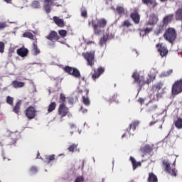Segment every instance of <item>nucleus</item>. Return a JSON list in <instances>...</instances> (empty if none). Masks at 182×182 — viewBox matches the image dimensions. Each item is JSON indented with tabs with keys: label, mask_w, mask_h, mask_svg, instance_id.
Instances as JSON below:
<instances>
[{
	"label": "nucleus",
	"mask_w": 182,
	"mask_h": 182,
	"mask_svg": "<svg viewBox=\"0 0 182 182\" xmlns=\"http://www.w3.org/2000/svg\"><path fill=\"white\" fill-rule=\"evenodd\" d=\"M164 93V90L163 89V83L158 82L152 85L149 91V97L152 100L157 102L159 99H161L163 94Z\"/></svg>",
	"instance_id": "obj_1"
},
{
	"label": "nucleus",
	"mask_w": 182,
	"mask_h": 182,
	"mask_svg": "<svg viewBox=\"0 0 182 182\" xmlns=\"http://www.w3.org/2000/svg\"><path fill=\"white\" fill-rule=\"evenodd\" d=\"M107 21L105 18H97L92 21V26L94 32L96 35H102L103 33V28H106Z\"/></svg>",
	"instance_id": "obj_2"
},
{
	"label": "nucleus",
	"mask_w": 182,
	"mask_h": 182,
	"mask_svg": "<svg viewBox=\"0 0 182 182\" xmlns=\"http://www.w3.org/2000/svg\"><path fill=\"white\" fill-rule=\"evenodd\" d=\"M133 79H134L135 82L139 85V86H141L142 85H144V83H146L149 85L151 82V77L149 78L146 79L144 77V75H143L142 73H138L137 71H134L132 75Z\"/></svg>",
	"instance_id": "obj_3"
},
{
	"label": "nucleus",
	"mask_w": 182,
	"mask_h": 182,
	"mask_svg": "<svg viewBox=\"0 0 182 182\" xmlns=\"http://www.w3.org/2000/svg\"><path fill=\"white\" fill-rule=\"evenodd\" d=\"M164 37L166 41L170 42V43H173L174 41H176V38L177 37V33H176V29L173 28H168L165 33L164 34Z\"/></svg>",
	"instance_id": "obj_4"
},
{
	"label": "nucleus",
	"mask_w": 182,
	"mask_h": 182,
	"mask_svg": "<svg viewBox=\"0 0 182 182\" xmlns=\"http://www.w3.org/2000/svg\"><path fill=\"white\" fill-rule=\"evenodd\" d=\"M82 55L87 60L88 66H93L95 65V51L82 53Z\"/></svg>",
	"instance_id": "obj_5"
},
{
	"label": "nucleus",
	"mask_w": 182,
	"mask_h": 182,
	"mask_svg": "<svg viewBox=\"0 0 182 182\" xmlns=\"http://www.w3.org/2000/svg\"><path fill=\"white\" fill-rule=\"evenodd\" d=\"M164 167H165V170L168 174L172 176L173 177H176L177 176V171L174 168H171L170 166V162L167 160L163 161Z\"/></svg>",
	"instance_id": "obj_6"
},
{
	"label": "nucleus",
	"mask_w": 182,
	"mask_h": 182,
	"mask_svg": "<svg viewBox=\"0 0 182 182\" xmlns=\"http://www.w3.org/2000/svg\"><path fill=\"white\" fill-rule=\"evenodd\" d=\"M182 92V79L176 81L172 86V94L178 95Z\"/></svg>",
	"instance_id": "obj_7"
},
{
	"label": "nucleus",
	"mask_w": 182,
	"mask_h": 182,
	"mask_svg": "<svg viewBox=\"0 0 182 182\" xmlns=\"http://www.w3.org/2000/svg\"><path fill=\"white\" fill-rule=\"evenodd\" d=\"M57 0H45L43 9L47 14H49L51 11L50 6L52 5H55V6H59V4L56 2Z\"/></svg>",
	"instance_id": "obj_8"
},
{
	"label": "nucleus",
	"mask_w": 182,
	"mask_h": 182,
	"mask_svg": "<svg viewBox=\"0 0 182 182\" xmlns=\"http://www.w3.org/2000/svg\"><path fill=\"white\" fill-rule=\"evenodd\" d=\"M64 70L67 73L74 76V77H80V72H79L78 70L75 68L67 66L64 68Z\"/></svg>",
	"instance_id": "obj_9"
},
{
	"label": "nucleus",
	"mask_w": 182,
	"mask_h": 182,
	"mask_svg": "<svg viewBox=\"0 0 182 182\" xmlns=\"http://www.w3.org/2000/svg\"><path fill=\"white\" fill-rule=\"evenodd\" d=\"M156 49L160 53L161 58L166 56L167 53H168V50H167V47H166V46H164L163 43L157 44Z\"/></svg>",
	"instance_id": "obj_10"
},
{
	"label": "nucleus",
	"mask_w": 182,
	"mask_h": 182,
	"mask_svg": "<svg viewBox=\"0 0 182 182\" xmlns=\"http://www.w3.org/2000/svg\"><path fill=\"white\" fill-rule=\"evenodd\" d=\"M68 113H69V108H68L63 103L60 105L58 108V114L62 117H65Z\"/></svg>",
	"instance_id": "obj_11"
},
{
	"label": "nucleus",
	"mask_w": 182,
	"mask_h": 182,
	"mask_svg": "<svg viewBox=\"0 0 182 182\" xmlns=\"http://www.w3.org/2000/svg\"><path fill=\"white\" fill-rule=\"evenodd\" d=\"M26 116L30 119H35V116H36V110H35V108L33 107L27 108L26 110Z\"/></svg>",
	"instance_id": "obj_12"
},
{
	"label": "nucleus",
	"mask_w": 182,
	"mask_h": 182,
	"mask_svg": "<svg viewBox=\"0 0 182 182\" xmlns=\"http://www.w3.org/2000/svg\"><path fill=\"white\" fill-rule=\"evenodd\" d=\"M7 134H9L10 136V137H11L12 140H13V144L14 143H16L17 140H19V139H21V132L16 131L15 132H12L11 131H7Z\"/></svg>",
	"instance_id": "obj_13"
},
{
	"label": "nucleus",
	"mask_w": 182,
	"mask_h": 182,
	"mask_svg": "<svg viewBox=\"0 0 182 182\" xmlns=\"http://www.w3.org/2000/svg\"><path fill=\"white\" fill-rule=\"evenodd\" d=\"M84 95L82 96V103L85 106H90V99L89 98V90L85 89L83 91Z\"/></svg>",
	"instance_id": "obj_14"
},
{
	"label": "nucleus",
	"mask_w": 182,
	"mask_h": 182,
	"mask_svg": "<svg viewBox=\"0 0 182 182\" xmlns=\"http://www.w3.org/2000/svg\"><path fill=\"white\" fill-rule=\"evenodd\" d=\"M159 22V16L154 14H152L149 16V20L148 21V25L153 26V25H156Z\"/></svg>",
	"instance_id": "obj_15"
},
{
	"label": "nucleus",
	"mask_w": 182,
	"mask_h": 182,
	"mask_svg": "<svg viewBox=\"0 0 182 182\" xmlns=\"http://www.w3.org/2000/svg\"><path fill=\"white\" fill-rule=\"evenodd\" d=\"M105 73V68L100 67L95 71V73L92 74V79L95 80L97 79V77H100V75Z\"/></svg>",
	"instance_id": "obj_16"
},
{
	"label": "nucleus",
	"mask_w": 182,
	"mask_h": 182,
	"mask_svg": "<svg viewBox=\"0 0 182 182\" xmlns=\"http://www.w3.org/2000/svg\"><path fill=\"white\" fill-rule=\"evenodd\" d=\"M47 39H48L49 41H58V42H60V41H59L60 38L59 36H58V33L55 32V31H52L49 36H47ZM61 43H65L64 42H62Z\"/></svg>",
	"instance_id": "obj_17"
},
{
	"label": "nucleus",
	"mask_w": 182,
	"mask_h": 182,
	"mask_svg": "<svg viewBox=\"0 0 182 182\" xmlns=\"http://www.w3.org/2000/svg\"><path fill=\"white\" fill-rule=\"evenodd\" d=\"M139 123L140 122L139 121H134L130 124L129 131V134H133V133H134L136 127L139 126Z\"/></svg>",
	"instance_id": "obj_18"
},
{
	"label": "nucleus",
	"mask_w": 182,
	"mask_h": 182,
	"mask_svg": "<svg viewBox=\"0 0 182 182\" xmlns=\"http://www.w3.org/2000/svg\"><path fill=\"white\" fill-rule=\"evenodd\" d=\"M28 53L29 51L28 50V49L25 48H21L17 50V55H18V56H21V58H25L28 56Z\"/></svg>",
	"instance_id": "obj_19"
},
{
	"label": "nucleus",
	"mask_w": 182,
	"mask_h": 182,
	"mask_svg": "<svg viewBox=\"0 0 182 182\" xmlns=\"http://www.w3.org/2000/svg\"><path fill=\"white\" fill-rule=\"evenodd\" d=\"M53 21L55 23H56V25H58V26H59L60 28H63L65 26V21H63V20L60 18L59 17L54 16Z\"/></svg>",
	"instance_id": "obj_20"
},
{
	"label": "nucleus",
	"mask_w": 182,
	"mask_h": 182,
	"mask_svg": "<svg viewBox=\"0 0 182 182\" xmlns=\"http://www.w3.org/2000/svg\"><path fill=\"white\" fill-rule=\"evenodd\" d=\"M166 26L161 23L158 26L156 29L155 30L156 35H160V33H162V32H164V30L166 29Z\"/></svg>",
	"instance_id": "obj_21"
},
{
	"label": "nucleus",
	"mask_w": 182,
	"mask_h": 182,
	"mask_svg": "<svg viewBox=\"0 0 182 182\" xmlns=\"http://www.w3.org/2000/svg\"><path fill=\"white\" fill-rule=\"evenodd\" d=\"M12 85L15 89H19L20 87H23V86H25V82L18 80H14L12 82Z\"/></svg>",
	"instance_id": "obj_22"
},
{
	"label": "nucleus",
	"mask_w": 182,
	"mask_h": 182,
	"mask_svg": "<svg viewBox=\"0 0 182 182\" xmlns=\"http://www.w3.org/2000/svg\"><path fill=\"white\" fill-rule=\"evenodd\" d=\"M131 18L134 23H139L140 22V16H139L137 12L132 13Z\"/></svg>",
	"instance_id": "obj_23"
},
{
	"label": "nucleus",
	"mask_w": 182,
	"mask_h": 182,
	"mask_svg": "<svg viewBox=\"0 0 182 182\" xmlns=\"http://www.w3.org/2000/svg\"><path fill=\"white\" fill-rule=\"evenodd\" d=\"M130 161L132 163L133 170H136V167H140L141 166V163H140V161L137 162L133 156L130 157Z\"/></svg>",
	"instance_id": "obj_24"
},
{
	"label": "nucleus",
	"mask_w": 182,
	"mask_h": 182,
	"mask_svg": "<svg viewBox=\"0 0 182 182\" xmlns=\"http://www.w3.org/2000/svg\"><path fill=\"white\" fill-rule=\"evenodd\" d=\"M107 36H104L100 40V46L101 48H104V49H106V42H107Z\"/></svg>",
	"instance_id": "obj_25"
},
{
	"label": "nucleus",
	"mask_w": 182,
	"mask_h": 182,
	"mask_svg": "<svg viewBox=\"0 0 182 182\" xmlns=\"http://www.w3.org/2000/svg\"><path fill=\"white\" fill-rule=\"evenodd\" d=\"M171 19H173V15H168L166 16L164 18L163 22L162 23L165 26H167L168 23H170V22H171Z\"/></svg>",
	"instance_id": "obj_26"
},
{
	"label": "nucleus",
	"mask_w": 182,
	"mask_h": 182,
	"mask_svg": "<svg viewBox=\"0 0 182 182\" xmlns=\"http://www.w3.org/2000/svg\"><path fill=\"white\" fill-rule=\"evenodd\" d=\"M147 181L148 182H158L159 180L157 179V176L155 174H154L153 173H149Z\"/></svg>",
	"instance_id": "obj_27"
},
{
	"label": "nucleus",
	"mask_w": 182,
	"mask_h": 182,
	"mask_svg": "<svg viewBox=\"0 0 182 182\" xmlns=\"http://www.w3.org/2000/svg\"><path fill=\"white\" fill-rule=\"evenodd\" d=\"M171 73H173V70L170 69L167 71H164V72L161 73V74H159V77H167L170 76V75H171Z\"/></svg>",
	"instance_id": "obj_28"
},
{
	"label": "nucleus",
	"mask_w": 182,
	"mask_h": 182,
	"mask_svg": "<svg viewBox=\"0 0 182 182\" xmlns=\"http://www.w3.org/2000/svg\"><path fill=\"white\" fill-rule=\"evenodd\" d=\"M39 53H41V50L38 48V46L36 44H33L32 54L34 55V56H36L37 55H39Z\"/></svg>",
	"instance_id": "obj_29"
},
{
	"label": "nucleus",
	"mask_w": 182,
	"mask_h": 182,
	"mask_svg": "<svg viewBox=\"0 0 182 182\" xmlns=\"http://www.w3.org/2000/svg\"><path fill=\"white\" fill-rule=\"evenodd\" d=\"M175 127L179 130L182 129V118H178L174 122Z\"/></svg>",
	"instance_id": "obj_30"
},
{
	"label": "nucleus",
	"mask_w": 182,
	"mask_h": 182,
	"mask_svg": "<svg viewBox=\"0 0 182 182\" xmlns=\"http://www.w3.org/2000/svg\"><path fill=\"white\" fill-rule=\"evenodd\" d=\"M77 144H72L71 145H70V146L68 147V151L70 153H74V151H76V150H77Z\"/></svg>",
	"instance_id": "obj_31"
},
{
	"label": "nucleus",
	"mask_w": 182,
	"mask_h": 182,
	"mask_svg": "<svg viewBox=\"0 0 182 182\" xmlns=\"http://www.w3.org/2000/svg\"><path fill=\"white\" fill-rule=\"evenodd\" d=\"M55 160V155H50V156H46V160L44 161L45 163H47V164H49L51 161H53Z\"/></svg>",
	"instance_id": "obj_32"
},
{
	"label": "nucleus",
	"mask_w": 182,
	"mask_h": 182,
	"mask_svg": "<svg viewBox=\"0 0 182 182\" xmlns=\"http://www.w3.org/2000/svg\"><path fill=\"white\" fill-rule=\"evenodd\" d=\"M142 2H144L145 5H149V4H150L154 7L156 6V5H157L156 1L154 0H142Z\"/></svg>",
	"instance_id": "obj_33"
},
{
	"label": "nucleus",
	"mask_w": 182,
	"mask_h": 182,
	"mask_svg": "<svg viewBox=\"0 0 182 182\" xmlns=\"http://www.w3.org/2000/svg\"><path fill=\"white\" fill-rule=\"evenodd\" d=\"M56 109V103L52 102L49 106L48 109V113H50V112H53V110Z\"/></svg>",
	"instance_id": "obj_34"
},
{
	"label": "nucleus",
	"mask_w": 182,
	"mask_h": 182,
	"mask_svg": "<svg viewBox=\"0 0 182 182\" xmlns=\"http://www.w3.org/2000/svg\"><path fill=\"white\" fill-rule=\"evenodd\" d=\"M29 173L31 176H33V174H36V173H38V168L36 166H31L30 168Z\"/></svg>",
	"instance_id": "obj_35"
},
{
	"label": "nucleus",
	"mask_w": 182,
	"mask_h": 182,
	"mask_svg": "<svg viewBox=\"0 0 182 182\" xmlns=\"http://www.w3.org/2000/svg\"><path fill=\"white\" fill-rule=\"evenodd\" d=\"M20 107H21V102H18L16 104V106L14 107L13 111L18 114L19 113V108Z\"/></svg>",
	"instance_id": "obj_36"
},
{
	"label": "nucleus",
	"mask_w": 182,
	"mask_h": 182,
	"mask_svg": "<svg viewBox=\"0 0 182 182\" xmlns=\"http://www.w3.org/2000/svg\"><path fill=\"white\" fill-rule=\"evenodd\" d=\"M58 33L61 38H66V35H68V31L66 30H60Z\"/></svg>",
	"instance_id": "obj_37"
},
{
	"label": "nucleus",
	"mask_w": 182,
	"mask_h": 182,
	"mask_svg": "<svg viewBox=\"0 0 182 182\" xmlns=\"http://www.w3.org/2000/svg\"><path fill=\"white\" fill-rule=\"evenodd\" d=\"M31 6L32 8L38 9V8H41V4L39 3V1H35L33 2Z\"/></svg>",
	"instance_id": "obj_38"
},
{
	"label": "nucleus",
	"mask_w": 182,
	"mask_h": 182,
	"mask_svg": "<svg viewBox=\"0 0 182 182\" xmlns=\"http://www.w3.org/2000/svg\"><path fill=\"white\" fill-rule=\"evenodd\" d=\"M23 38H28V39H33V35L32 33L26 32L23 34Z\"/></svg>",
	"instance_id": "obj_39"
},
{
	"label": "nucleus",
	"mask_w": 182,
	"mask_h": 182,
	"mask_svg": "<svg viewBox=\"0 0 182 182\" xmlns=\"http://www.w3.org/2000/svg\"><path fill=\"white\" fill-rule=\"evenodd\" d=\"M81 16L82 18H87V11H86V9H81Z\"/></svg>",
	"instance_id": "obj_40"
},
{
	"label": "nucleus",
	"mask_w": 182,
	"mask_h": 182,
	"mask_svg": "<svg viewBox=\"0 0 182 182\" xmlns=\"http://www.w3.org/2000/svg\"><path fill=\"white\" fill-rule=\"evenodd\" d=\"M6 103H8L9 105H14V97L7 96Z\"/></svg>",
	"instance_id": "obj_41"
},
{
	"label": "nucleus",
	"mask_w": 182,
	"mask_h": 182,
	"mask_svg": "<svg viewBox=\"0 0 182 182\" xmlns=\"http://www.w3.org/2000/svg\"><path fill=\"white\" fill-rule=\"evenodd\" d=\"M4 50H5V43L0 42V53H4Z\"/></svg>",
	"instance_id": "obj_42"
},
{
	"label": "nucleus",
	"mask_w": 182,
	"mask_h": 182,
	"mask_svg": "<svg viewBox=\"0 0 182 182\" xmlns=\"http://www.w3.org/2000/svg\"><path fill=\"white\" fill-rule=\"evenodd\" d=\"M109 102H115V103H119V99H117V95H114L112 99L109 100Z\"/></svg>",
	"instance_id": "obj_43"
},
{
	"label": "nucleus",
	"mask_w": 182,
	"mask_h": 182,
	"mask_svg": "<svg viewBox=\"0 0 182 182\" xmlns=\"http://www.w3.org/2000/svg\"><path fill=\"white\" fill-rule=\"evenodd\" d=\"M117 11L119 14H122L124 12V9L122 6H117Z\"/></svg>",
	"instance_id": "obj_44"
},
{
	"label": "nucleus",
	"mask_w": 182,
	"mask_h": 182,
	"mask_svg": "<svg viewBox=\"0 0 182 182\" xmlns=\"http://www.w3.org/2000/svg\"><path fill=\"white\" fill-rule=\"evenodd\" d=\"M8 25H6V22H0V31H2V29H5Z\"/></svg>",
	"instance_id": "obj_45"
},
{
	"label": "nucleus",
	"mask_w": 182,
	"mask_h": 182,
	"mask_svg": "<svg viewBox=\"0 0 182 182\" xmlns=\"http://www.w3.org/2000/svg\"><path fill=\"white\" fill-rule=\"evenodd\" d=\"M65 100H66V97L65 96V94L60 93V102H65Z\"/></svg>",
	"instance_id": "obj_46"
},
{
	"label": "nucleus",
	"mask_w": 182,
	"mask_h": 182,
	"mask_svg": "<svg viewBox=\"0 0 182 182\" xmlns=\"http://www.w3.org/2000/svg\"><path fill=\"white\" fill-rule=\"evenodd\" d=\"M124 26H127V28H129V26H132V23H130V21L129 20H126L124 21Z\"/></svg>",
	"instance_id": "obj_47"
},
{
	"label": "nucleus",
	"mask_w": 182,
	"mask_h": 182,
	"mask_svg": "<svg viewBox=\"0 0 182 182\" xmlns=\"http://www.w3.org/2000/svg\"><path fill=\"white\" fill-rule=\"evenodd\" d=\"M83 177L82 176H79L78 178H77L75 179V181L74 182H83Z\"/></svg>",
	"instance_id": "obj_48"
},
{
	"label": "nucleus",
	"mask_w": 182,
	"mask_h": 182,
	"mask_svg": "<svg viewBox=\"0 0 182 182\" xmlns=\"http://www.w3.org/2000/svg\"><path fill=\"white\" fill-rule=\"evenodd\" d=\"M151 31H153V28H146L144 30V33H145L146 34L150 33V32H151Z\"/></svg>",
	"instance_id": "obj_49"
},
{
	"label": "nucleus",
	"mask_w": 182,
	"mask_h": 182,
	"mask_svg": "<svg viewBox=\"0 0 182 182\" xmlns=\"http://www.w3.org/2000/svg\"><path fill=\"white\" fill-rule=\"evenodd\" d=\"M138 102L141 105H143V103H144V98H139Z\"/></svg>",
	"instance_id": "obj_50"
},
{
	"label": "nucleus",
	"mask_w": 182,
	"mask_h": 182,
	"mask_svg": "<svg viewBox=\"0 0 182 182\" xmlns=\"http://www.w3.org/2000/svg\"><path fill=\"white\" fill-rule=\"evenodd\" d=\"M86 43L87 45H96V43H95V41H87Z\"/></svg>",
	"instance_id": "obj_51"
},
{
	"label": "nucleus",
	"mask_w": 182,
	"mask_h": 182,
	"mask_svg": "<svg viewBox=\"0 0 182 182\" xmlns=\"http://www.w3.org/2000/svg\"><path fill=\"white\" fill-rule=\"evenodd\" d=\"M70 129L76 128V125L75 124H70Z\"/></svg>",
	"instance_id": "obj_52"
},
{
	"label": "nucleus",
	"mask_w": 182,
	"mask_h": 182,
	"mask_svg": "<svg viewBox=\"0 0 182 182\" xmlns=\"http://www.w3.org/2000/svg\"><path fill=\"white\" fill-rule=\"evenodd\" d=\"M156 107H157V105H154L151 107V110H156Z\"/></svg>",
	"instance_id": "obj_53"
},
{
	"label": "nucleus",
	"mask_w": 182,
	"mask_h": 182,
	"mask_svg": "<svg viewBox=\"0 0 182 182\" xmlns=\"http://www.w3.org/2000/svg\"><path fill=\"white\" fill-rule=\"evenodd\" d=\"M82 113H84V114L87 113V109H84L82 110Z\"/></svg>",
	"instance_id": "obj_54"
},
{
	"label": "nucleus",
	"mask_w": 182,
	"mask_h": 182,
	"mask_svg": "<svg viewBox=\"0 0 182 182\" xmlns=\"http://www.w3.org/2000/svg\"><path fill=\"white\" fill-rule=\"evenodd\" d=\"M5 1V2H6L7 4H10L11 3V1H12V0H4Z\"/></svg>",
	"instance_id": "obj_55"
},
{
	"label": "nucleus",
	"mask_w": 182,
	"mask_h": 182,
	"mask_svg": "<svg viewBox=\"0 0 182 182\" xmlns=\"http://www.w3.org/2000/svg\"><path fill=\"white\" fill-rule=\"evenodd\" d=\"M110 2H112V0H106L107 4H110Z\"/></svg>",
	"instance_id": "obj_56"
},
{
	"label": "nucleus",
	"mask_w": 182,
	"mask_h": 182,
	"mask_svg": "<svg viewBox=\"0 0 182 182\" xmlns=\"http://www.w3.org/2000/svg\"><path fill=\"white\" fill-rule=\"evenodd\" d=\"M149 124H150V126H152L153 124H154V122H152Z\"/></svg>",
	"instance_id": "obj_57"
},
{
	"label": "nucleus",
	"mask_w": 182,
	"mask_h": 182,
	"mask_svg": "<svg viewBox=\"0 0 182 182\" xmlns=\"http://www.w3.org/2000/svg\"><path fill=\"white\" fill-rule=\"evenodd\" d=\"M161 2H166V1H167V0H161Z\"/></svg>",
	"instance_id": "obj_58"
},
{
	"label": "nucleus",
	"mask_w": 182,
	"mask_h": 182,
	"mask_svg": "<svg viewBox=\"0 0 182 182\" xmlns=\"http://www.w3.org/2000/svg\"><path fill=\"white\" fill-rule=\"evenodd\" d=\"M79 134H80V133H82V131L78 130Z\"/></svg>",
	"instance_id": "obj_59"
},
{
	"label": "nucleus",
	"mask_w": 182,
	"mask_h": 182,
	"mask_svg": "<svg viewBox=\"0 0 182 182\" xmlns=\"http://www.w3.org/2000/svg\"><path fill=\"white\" fill-rule=\"evenodd\" d=\"M37 159H39V154H37Z\"/></svg>",
	"instance_id": "obj_60"
},
{
	"label": "nucleus",
	"mask_w": 182,
	"mask_h": 182,
	"mask_svg": "<svg viewBox=\"0 0 182 182\" xmlns=\"http://www.w3.org/2000/svg\"><path fill=\"white\" fill-rule=\"evenodd\" d=\"M124 136H126V134H123V135H122V137H124Z\"/></svg>",
	"instance_id": "obj_61"
},
{
	"label": "nucleus",
	"mask_w": 182,
	"mask_h": 182,
	"mask_svg": "<svg viewBox=\"0 0 182 182\" xmlns=\"http://www.w3.org/2000/svg\"><path fill=\"white\" fill-rule=\"evenodd\" d=\"M70 134H73V132H71Z\"/></svg>",
	"instance_id": "obj_62"
},
{
	"label": "nucleus",
	"mask_w": 182,
	"mask_h": 182,
	"mask_svg": "<svg viewBox=\"0 0 182 182\" xmlns=\"http://www.w3.org/2000/svg\"><path fill=\"white\" fill-rule=\"evenodd\" d=\"M154 77H156V76H154V77H153V79H154Z\"/></svg>",
	"instance_id": "obj_63"
}]
</instances>
